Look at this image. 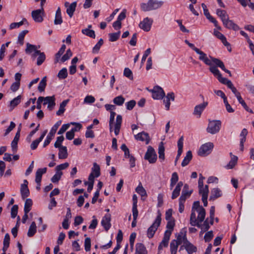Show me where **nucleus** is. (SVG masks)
I'll use <instances>...</instances> for the list:
<instances>
[{
	"instance_id": "obj_49",
	"label": "nucleus",
	"mask_w": 254,
	"mask_h": 254,
	"mask_svg": "<svg viewBox=\"0 0 254 254\" xmlns=\"http://www.w3.org/2000/svg\"><path fill=\"white\" fill-rule=\"evenodd\" d=\"M72 56V52L70 49H68L65 54H64L61 59L62 63H64L68 60Z\"/></svg>"
},
{
	"instance_id": "obj_60",
	"label": "nucleus",
	"mask_w": 254,
	"mask_h": 254,
	"mask_svg": "<svg viewBox=\"0 0 254 254\" xmlns=\"http://www.w3.org/2000/svg\"><path fill=\"white\" fill-rule=\"evenodd\" d=\"M18 205H14L11 209V218H14L16 217L17 214V212H18Z\"/></svg>"
},
{
	"instance_id": "obj_45",
	"label": "nucleus",
	"mask_w": 254,
	"mask_h": 254,
	"mask_svg": "<svg viewBox=\"0 0 254 254\" xmlns=\"http://www.w3.org/2000/svg\"><path fill=\"white\" fill-rule=\"evenodd\" d=\"M82 33L83 34L86 35V36H88L91 38H95V32L93 30H90L89 29H82Z\"/></svg>"
},
{
	"instance_id": "obj_17",
	"label": "nucleus",
	"mask_w": 254,
	"mask_h": 254,
	"mask_svg": "<svg viewBox=\"0 0 254 254\" xmlns=\"http://www.w3.org/2000/svg\"><path fill=\"white\" fill-rule=\"evenodd\" d=\"M111 215L109 214H106L101 221V225L104 228L105 230L107 231L111 227Z\"/></svg>"
},
{
	"instance_id": "obj_46",
	"label": "nucleus",
	"mask_w": 254,
	"mask_h": 254,
	"mask_svg": "<svg viewBox=\"0 0 254 254\" xmlns=\"http://www.w3.org/2000/svg\"><path fill=\"white\" fill-rule=\"evenodd\" d=\"M67 76V71L66 68H63L60 70L58 73V77L60 79H64L66 78Z\"/></svg>"
},
{
	"instance_id": "obj_50",
	"label": "nucleus",
	"mask_w": 254,
	"mask_h": 254,
	"mask_svg": "<svg viewBox=\"0 0 254 254\" xmlns=\"http://www.w3.org/2000/svg\"><path fill=\"white\" fill-rule=\"evenodd\" d=\"M213 237V234L212 231H208L204 235V239L205 242H210Z\"/></svg>"
},
{
	"instance_id": "obj_58",
	"label": "nucleus",
	"mask_w": 254,
	"mask_h": 254,
	"mask_svg": "<svg viewBox=\"0 0 254 254\" xmlns=\"http://www.w3.org/2000/svg\"><path fill=\"white\" fill-rule=\"evenodd\" d=\"M84 247H85V250L86 252H88L90 250L91 239L90 238L88 237L85 239Z\"/></svg>"
},
{
	"instance_id": "obj_63",
	"label": "nucleus",
	"mask_w": 254,
	"mask_h": 254,
	"mask_svg": "<svg viewBox=\"0 0 254 254\" xmlns=\"http://www.w3.org/2000/svg\"><path fill=\"white\" fill-rule=\"evenodd\" d=\"M46 171H47L46 168L38 169L37 170L36 173V177L42 178V175L46 173Z\"/></svg>"
},
{
	"instance_id": "obj_6",
	"label": "nucleus",
	"mask_w": 254,
	"mask_h": 254,
	"mask_svg": "<svg viewBox=\"0 0 254 254\" xmlns=\"http://www.w3.org/2000/svg\"><path fill=\"white\" fill-rule=\"evenodd\" d=\"M62 121H59L57 122L55 125L52 127L50 132L49 133L48 135L47 136V138L46 140H45L44 144H43V147H45L48 145L49 144L50 142L51 141L53 137L54 136L58 128H59V126L61 125Z\"/></svg>"
},
{
	"instance_id": "obj_10",
	"label": "nucleus",
	"mask_w": 254,
	"mask_h": 254,
	"mask_svg": "<svg viewBox=\"0 0 254 254\" xmlns=\"http://www.w3.org/2000/svg\"><path fill=\"white\" fill-rule=\"evenodd\" d=\"M44 14L43 7H41L39 9L33 10L31 12V16L33 20L36 22H41L43 21V15Z\"/></svg>"
},
{
	"instance_id": "obj_36",
	"label": "nucleus",
	"mask_w": 254,
	"mask_h": 254,
	"mask_svg": "<svg viewBox=\"0 0 254 254\" xmlns=\"http://www.w3.org/2000/svg\"><path fill=\"white\" fill-rule=\"evenodd\" d=\"M32 203V200L30 198L26 199L24 204V213H28L30 211Z\"/></svg>"
},
{
	"instance_id": "obj_41",
	"label": "nucleus",
	"mask_w": 254,
	"mask_h": 254,
	"mask_svg": "<svg viewBox=\"0 0 254 254\" xmlns=\"http://www.w3.org/2000/svg\"><path fill=\"white\" fill-rule=\"evenodd\" d=\"M36 53H39V57L37 59V64L38 65H40L45 61L46 59V56L43 52H41L40 51H37Z\"/></svg>"
},
{
	"instance_id": "obj_44",
	"label": "nucleus",
	"mask_w": 254,
	"mask_h": 254,
	"mask_svg": "<svg viewBox=\"0 0 254 254\" xmlns=\"http://www.w3.org/2000/svg\"><path fill=\"white\" fill-rule=\"evenodd\" d=\"M167 221H167V225H166V228L167 229V230H166V231L170 232L171 234L172 232L174 229V226L175 225V220L173 219V220H167Z\"/></svg>"
},
{
	"instance_id": "obj_57",
	"label": "nucleus",
	"mask_w": 254,
	"mask_h": 254,
	"mask_svg": "<svg viewBox=\"0 0 254 254\" xmlns=\"http://www.w3.org/2000/svg\"><path fill=\"white\" fill-rule=\"evenodd\" d=\"M136 105V102L134 100H130L126 103V108L128 110H131Z\"/></svg>"
},
{
	"instance_id": "obj_20",
	"label": "nucleus",
	"mask_w": 254,
	"mask_h": 254,
	"mask_svg": "<svg viewBox=\"0 0 254 254\" xmlns=\"http://www.w3.org/2000/svg\"><path fill=\"white\" fill-rule=\"evenodd\" d=\"M183 183L182 181H180L177 184L175 189L173 190L171 196V198L172 199H174L177 198L180 193V191L181 190V188L183 186Z\"/></svg>"
},
{
	"instance_id": "obj_33",
	"label": "nucleus",
	"mask_w": 254,
	"mask_h": 254,
	"mask_svg": "<svg viewBox=\"0 0 254 254\" xmlns=\"http://www.w3.org/2000/svg\"><path fill=\"white\" fill-rule=\"evenodd\" d=\"M180 245V243L178 241H176V240H173L170 243V251L171 254H176L178 246Z\"/></svg>"
},
{
	"instance_id": "obj_64",
	"label": "nucleus",
	"mask_w": 254,
	"mask_h": 254,
	"mask_svg": "<svg viewBox=\"0 0 254 254\" xmlns=\"http://www.w3.org/2000/svg\"><path fill=\"white\" fill-rule=\"evenodd\" d=\"M95 98L91 95H88L84 98V102L87 104H91L95 102Z\"/></svg>"
},
{
	"instance_id": "obj_16",
	"label": "nucleus",
	"mask_w": 254,
	"mask_h": 254,
	"mask_svg": "<svg viewBox=\"0 0 254 254\" xmlns=\"http://www.w3.org/2000/svg\"><path fill=\"white\" fill-rule=\"evenodd\" d=\"M44 105L48 104V108L52 110L56 105L55 98L54 96L44 97Z\"/></svg>"
},
{
	"instance_id": "obj_11",
	"label": "nucleus",
	"mask_w": 254,
	"mask_h": 254,
	"mask_svg": "<svg viewBox=\"0 0 254 254\" xmlns=\"http://www.w3.org/2000/svg\"><path fill=\"white\" fill-rule=\"evenodd\" d=\"M170 236L171 232L168 231H165L164 234L163 240L160 243L158 248V254H160V252L161 250H162L163 248H166L168 247Z\"/></svg>"
},
{
	"instance_id": "obj_8",
	"label": "nucleus",
	"mask_w": 254,
	"mask_h": 254,
	"mask_svg": "<svg viewBox=\"0 0 254 254\" xmlns=\"http://www.w3.org/2000/svg\"><path fill=\"white\" fill-rule=\"evenodd\" d=\"M192 209L198 212V218H199L200 221H203L205 219L206 215L205 210L202 206L200 205L199 201H195L193 202Z\"/></svg>"
},
{
	"instance_id": "obj_28",
	"label": "nucleus",
	"mask_w": 254,
	"mask_h": 254,
	"mask_svg": "<svg viewBox=\"0 0 254 254\" xmlns=\"http://www.w3.org/2000/svg\"><path fill=\"white\" fill-rule=\"evenodd\" d=\"M230 155L232 156L231 160L229 163L226 166L227 169H233L237 163L238 157L235 155H233L232 153H230Z\"/></svg>"
},
{
	"instance_id": "obj_5",
	"label": "nucleus",
	"mask_w": 254,
	"mask_h": 254,
	"mask_svg": "<svg viewBox=\"0 0 254 254\" xmlns=\"http://www.w3.org/2000/svg\"><path fill=\"white\" fill-rule=\"evenodd\" d=\"M146 89L152 93V97L154 100H161L165 96L164 90L159 86H155L151 90H149L147 87Z\"/></svg>"
},
{
	"instance_id": "obj_35",
	"label": "nucleus",
	"mask_w": 254,
	"mask_h": 254,
	"mask_svg": "<svg viewBox=\"0 0 254 254\" xmlns=\"http://www.w3.org/2000/svg\"><path fill=\"white\" fill-rule=\"evenodd\" d=\"M216 14L221 18L222 22L229 17L226 11L221 9H217Z\"/></svg>"
},
{
	"instance_id": "obj_2",
	"label": "nucleus",
	"mask_w": 254,
	"mask_h": 254,
	"mask_svg": "<svg viewBox=\"0 0 254 254\" xmlns=\"http://www.w3.org/2000/svg\"><path fill=\"white\" fill-rule=\"evenodd\" d=\"M164 1L158 0H148L146 3H144V11H151L161 8Z\"/></svg>"
},
{
	"instance_id": "obj_21",
	"label": "nucleus",
	"mask_w": 254,
	"mask_h": 254,
	"mask_svg": "<svg viewBox=\"0 0 254 254\" xmlns=\"http://www.w3.org/2000/svg\"><path fill=\"white\" fill-rule=\"evenodd\" d=\"M20 129H19L11 143L12 151L13 153L16 152L17 150V143L20 137Z\"/></svg>"
},
{
	"instance_id": "obj_39",
	"label": "nucleus",
	"mask_w": 254,
	"mask_h": 254,
	"mask_svg": "<svg viewBox=\"0 0 254 254\" xmlns=\"http://www.w3.org/2000/svg\"><path fill=\"white\" fill-rule=\"evenodd\" d=\"M125 101V98L123 96L120 95L113 99V103L116 105L122 106L124 103Z\"/></svg>"
},
{
	"instance_id": "obj_34",
	"label": "nucleus",
	"mask_w": 254,
	"mask_h": 254,
	"mask_svg": "<svg viewBox=\"0 0 254 254\" xmlns=\"http://www.w3.org/2000/svg\"><path fill=\"white\" fill-rule=\"evenodd\" d=\"M76 4V2H73L66 9V13L70 17H71L73 16V13L75 10Z\"/></svg>"
},
{
	"instance_id": "obj_19",
	"label": "nucleus",
	"mask_w": 254,
	"mask_h": 254,
	"mask_svg": "<svg viewBox=\"0 0 254 254\" xmlns=\"http://www.w3.org/2000/svg\"><path fill=\"white\" fill-rule=\"evenodd\" d=\"M177 146H178V153L177 156L176 157L175 163L177 162L178 160L179 159L181 154L183 152V149L184 146V137L182 136L178 140L177 142Z\"/></svg>"
},
{
	"instance_id": "obj_29",
	"label": "nucleus",
	"mask_w": 254,
	"mask_h": 254,
	"mask_svg": "<svg viewBox=\"0 0 254 254\" xmlns=\"http://www.w3.org/2000/svg\"><path fill=\"white\" fill-rule=\"evenodd\" d=\"M63 23L61 11L60 7H58L55 14L54 24L55 25H61Z\"/></svg>"
},
{
	"instance_id": "obj_15",
	"label": "nucleus",
	"mask_w": 254,
	"mask_h": 254,
	"mask_svg": "<svg viewBox=\"0 0 254 254\" xmlns=\"http://www.w3.org/2000/svg\"><path fill=\"white\" fill-rule=\"evenodd\" d=\"M208 105L207 102H204L203 103L195 106L194 109L193 114L197 115L199 118L200 117L202 112L204 110L205 108Z\"/></svg>"
},
{
	"instance_id": "obj_12",
	"label": "nucleus",
	"mask_w": 254,
	"mask_h": 254,
	"mask_svg": "<svg viewBox=\"0 0 254 254\" xmlns=\"http://www.w3.org/2000/svg\"><path fill=\"white\" fill-rule=\"evenodd\" d=\"M28 182L26 180L23 181V184L20 187V193L23 199H25L30 194V191L28 188Z\"/></svg>"
},
{
	"instance_id": "obj_14",
	"label": "nucleus",
	"mask_w": 254,
	"mask_h": 254,
	"mask_svg": "<svg viewBox=\"0 0 254 254\" xmlns=\"http://www.w3.org/2000/svg\"><path fill=\"white\" fill-rule=\"evenodd\" d=\"M195 52L198 55H199V60L202 61L205 64L208 65H211L212 63L211 61L208 59L207 55L203 52L197 48L195 49Z\"/></svg>"
},
{
	"instance_id": "obj_1",
	"label": "nucleus",
	"mask_w": 254,
	"mask_h": 254,
	"mask_svg": "<svg viewBox=\"0 0 254 254\" xmlns=\"http://www.w3.org/2000/svg\"><path fill=\"white\" fill-rule=\"evenodd\" d=\"M161 222V213L160 211L158 210L157 211V215L154 221L152 224L149 227L147 231V236L150 239L152 238L157 231L158 227L160 225Z\"/></svg>"
},
{
	"instance_id": "obj_37",
	"label": "nucleus",
	"mask_w": 254,
	"mask_h": 254,
	"mask_svg": "<svg viewBox=\"0 0 254 254\" xmlns=\"http://www.w3.org/2000/svg\"><path fill=\"white\" fill-rule=\"evenodd\" d=\"M209 66L210 71L218 79L222 75L219 70L215 66H212V65Z\"/></svg>"
},
{
	"instance_id": "obj_25",
	"label": "nucleus",
	"mask_w": 254,
	"mask_h": 254,
	"mask_svg": "<svg viewBox=\"0 0 254 254\" xmlns=\"http://www.w3.org/2000/svg\"><path fill=\"white\" fill-rule=\"evenodd\" d=\"M122 122V117L118 115L116 118V124L115 125L114 132L116 135H118L120 132V130Z\"/></svg>"
},
{
	"instance_id": "obj_22",
	"label": "nucleus",
	"mask_w": 254,
	"mask_h": 254,
	"mask_svg": "<svg viewBox=\"0 0 254 254\" xmlns=\"http://www.w3.org/2000/svg\"><path fill=\"white\" fill-rule=\"evenodd\" d=\"M158 154L159 159L161 162H163L165 160V147L164 146V143L161 142L158 146Z\"/></svg>"
},
{
	"instance_id": "obj_7",
	"label": "nucleus",
	"mask_w": 254,
	"mask_h": 254,
	"mask_svg": "<svg viewBox=\"0 0 254 254\" xmlns=\"http://www.w3.org/2000/svg\"><path fill=\"white\" fill-rule=\"evenodd\" d=\"M214 147L211 142H207L202 144L199 149L198 155L200 156H205L209 154Z\"/></svg>"
},
{
	"instance_id": "obj_13",
	"label": "nucleus",
	"mask_w": 254,
	"mask_h": 254,
	"mask_svg": "<svg viewBox=\"0 0 254 254\" xmlns=\"http://www.w3.org/2000/svg\"><path fill=\"white\" fill-rule=\"evenodd\" d=\"M222 22L224 26L228 29H233L234 31H238L240 29V27L232 20H230L229 17Z\"/></svg>"
},
{
	"instance_id": "obj_54",
	"label": "nucleus",
	"mask_w": 254,
	"mask_h": 254,
	"mask_svg": "<svg viewBox=\"0 0 254 254\" xmlns=\"http://www.w3.org/2000/svg\"><path fill=\"white\" fill-rule=\"evenodd\" d=\"M121 148L124 152L126 158H129L131 156L129 154V149L125 144H123L121 145Z\"/></svg>"
},
{
	"instance_id": "obj_26",
	"label": "nucleus",
	"mask_w": 254,
	"mask_h": 254,
	"mask_svg": "<svg viewBox=\"0 0 254 254\" xmlns=\"http://www.w3.org/2000/svg\"><path fill=\"white\" fill-rule=\"evenodd\" d=\"M47 132V130L44 131L39 138L35 140L32 142L30 145V147L32 150H35L37 148L39 143L43 140Z\"/></svg>"
},
{
	"instance_id": "obj_4",
	"label": "nucleus",
	"mask_w": 254,
	"mask_h": 254,
	"mask_svg": "<svg viewBox=\"0 0 254 254\" xmlns=\"http://www.w3.org/2000/svg\"><path fill=\"white\" fill-rule=\"evenodd\" d=\"M144 159L147 160L150 164H154L156 162L157 155L154 149L151 146H148Z\"/></svg>"
},
{
	"instance_id": "obj_59",
	"label": "nucleus",
	"mask_w": 254,
	"mask_h": 254,
	"mask_svg": "<svg viewBox=\"0 0 254 254\" xmlns=\"http://www.w3.org/2000/svg\"><path fill=\"white\" fill-rule=\"evenodd\" d=\"M27 48L25 50L26 53H31L33 51H35L36 50V47L35 45H31L29 43H27Z\"/></svg>"
},
{
	"instance_id": "obj_53",
	"label": "nucleus",
	"mask_w": 254,
	"mask_h": 254,
	"mask_svg": "<svg viewBox=\"0 0 254 254\" xmlns=\"http://www.w3.org/2000/svg\"><path fill=\"white\" fill-rule=\"evenodd\" d=\"M64 140V136L62 135L57 138V141L54 144V146L56 148H58L63 146L61 144Z\"/></svg>"
},
{
	"instance_id": "obj_61",
	"label": "nucleus",
	"mask_w": 254,
	"mask_h": 254,
	"mask_svg": "<svg viewBox=\"0 0 254 254\" xmlns=\"http://www.w3.org/2000/svg\"><path fill=\"white\" fill-rule=\"evenodd\" d=\"M135 254H143V244L137 243L136 245Z\"/></svg>"
},
{
	"instance_id": "obj_47",
	"label": "nucleus",
	"mask_w": 254,
	"mask_h": 254,
	"mask_svg": "<svg viewBox=\"0 0 254 254\" xmlns=\"http://www.w3.org/2000/svg\"><path fill=\"white\" fill-rule=\"evenodd\" d=\"M120 35V31L116 33H110L109 34V40L111 42L116 41L119 38Z\"/></svg>"
},
{
	"instance_id": "obj_23",
	"label": "nucleus",
	"mask_w": 254,
	"mask_h": 254,
	"mask_svg": "<svg viewBox=\"0 0 254 254\" xmlns=\"http://www.w3.org/2000/svg\"><path fill=\"white\" fill-rule=\"evenodd\" d=\"M198 217L196 218V213L194 210L191 209V212L190 216V223L192 226H199Z\"/></svg>"
},
{
	"instance_id": "obj_51",
	"label": "nucleus",
	"mask_w": 254,
	"mask_h": 254,
	"mask_svg": "<svg viewBox=\"0 0 254 254\" xmlns=\"http://www.w3.org/2000/svg\"><path fill=\"white\" fill-rule=\"evenodd\" d=\"M62 174V172H58L57 171L56 174L52 178L51 181L54 183L58 182L60 180Z\"/></svg>"
},
{
	"instance_id": "obj_38",
	"label": "nucleus",
	"mask_w": 254,
	"mask_h": 254,
	"mask_svg": "<svg viewBox=\"0 0 254 254\" xmlns=\"http://www.w3.org/2000/svg\"><path fill=\"white\" fill-rule=\"evenodd\" d=\"M91 173H93L96 177H98L100 175V166L96 163H94L93 167L92 168V171Z\"/></svg>"
},
{
	"instance_id": "obj_3",
	"label": "nucleus",
	"mask_w": 254,
	"mask_h": 254,
	"mask_svg": "<svg viewBox=\"0 0 254 254\" xmlns=\"http://www.w3.org/2000/svg\"><path fill=\"white\" fill-rule=\"evenodd\" d=\"M221 126V122L220 120H213L209 121L206 128L207 132L214 134L218 133Z\"/></svg>"
},
{
	"instance_id": "obj_27",
	"label": "nucleus",
	"mask_w": 254,
	"mask_h": 254,
	"mask_svg": "<svg viewBox=\"0 0 254 254\" xmlns=\"http://www.w3.org/2000/svg\"><path fill=\"white\" fill-rule=\"evenodd\" d=\"M153 20L152 18L146 17L144 18V31L148 32L150 30Z\"/></svg>"
},
{
	"instance_id": "obj_43",
	"label": "nucleus",
	"mask_w": 254,
	"mask_h": 254,
	"mask_svg": "<svg viewBox=\"0 0 254 254\" xmlns=\"http://www.w3.org/2000/svg\"><path fill=\"white\" fill-rule=\"evenodd\" d=\"M238 102L240 104H241V105L243 106V107L247 111L251 113H253V111L252 109H251L246 104L245 101L243 99L241 96H239V98L237 99Z\"/></svg>"
},
{
	"instance_id": "obj_48",
	"label": "nucleus",
	"mask_w": 254,
	"mask_h": 254,
	"mask_svg": "<svg viewBox=\"0 0 254 254\" xmlns=\"http://www.w3.org/2000/svg\"><path fill=\"white\" fill-rule=\"evenodd\" d=\"M28 32V31L27 30H25L21 32L18 37V42L20 43V45H22L24 43V38L25 36V35Z\"/></svg>"
},
{
	"instance_id": "obj_52",
	"label": "nucleus",
	"mask_w": 254,
	"mask_h": 254,
	"mask_svg": "<svg viewBox=\"0 0 254 254\" xmlns=\"http://www.w3.org/2000/svg\"><path fill=\"white\" fill-rule=\"evenodd\" d=\"M211 59V62H212L213 64H214L216 66V67H220L223 64V62L221 61L219 59H217L211 56H210Z\"/></svg>"
},
{
	"instance_id": "obj_40",
	"label": "nucleus",
	"mask_w": 254,
	"mask_h": 254,
	"mask_svg": "<svg viewBox=\"0 0 254 254\" xmlns=\"http://www.w3.org/2000/svg\"><path fill=\"white\" fill-rule=\"evenodd\" d=\"M47 82V77L46 76L44 77L42 80L40 81L38 87V89L40 92H43L44 91L45 88L46 86Z\"/></svg>"
},
{
	"instance_id": "obj_31",
	"label": "nucleus",
	"mask_w": 254,
	"mask_h": 254,
	"mask_svg": "<svg viewBox=\"0 0 254 254\" xmlns=\"http://www.w3.org/2000/svg\"><path fill=\"white\" fill-rule=\"evenodd\" d=\"M36 231L37 227L36 223L35 222H32L27 232V236L29 237H32L35 235V234L36 233Z\"/></svg>"
},
{
	"instance_id": "obj_56",
	"label": "nucleus",
	"mask_w": 254,
	"mask_h": 254,
	"mask_svg": "<svg viewBox=\"0 0 254 254\" xmlns=\"http://www.w3.org/2000/svg\"><path fill=\"white\" fill-rule=\"evenodd\" d=\"M189 185H188L187 184H185L184 186V188L183 189L182 193H183L185 192V195L190 196L191 195V194L192 193V190H191L189 191Z\"/></svg>"
},
{
	"instance_id": "obj_42",
	"label": "nucleus",
	"mask_w": 254,
	"mask_h": 254,
	"mask_svg": "<svg viewBox=\"0 0 254 254\" xmlns=\"http://www.w3.org/2000/svg\"><path fill=\"white\" fill-rule=\"evenodd\" d=\"M199 188V193L201 194L202 197L204 196V195L205 196H208V194L209 192V189H208V186L205 185L204 187H198Z\"/></svg>"
},
{
	"instance_id": "obj_62",
	"label": "nucleus",
	"mask_w": 254,
	"mask_h": 254,
	"mask_svg": "<svg viewBox=\"0 0 254 254\" xmlns=\"http://www.w3.org/2000/svg\"><path fill=\"white\" fill-rule=\"evenodd\" d=\"M124 75L129 79L133 78L132 71H131V70L129 68H128L127 67H126L125 68L124 71Z\"/></svg>"
},
{
	"instance_id": "obj_24",
	"label": "nucleus",
	"mask_w": 254,
	"mask_h": 254,
	"mask_svg": "<svg viewBox=\"0 0 254 254\" xmlns=\"http://www.w3.org/2000/svg\"><path fill=\"white\" fill-rule=\"evenodd\" d=\"M222 195L221 190L219 188H214L211 190V195L209 197L210 200H213Z\"/></svg>"
},
{
	"instance_id": "obj_9",
	"label": "nucleus",
	"mask_w": 254,
	"mask_h": 254,
	"mask_svg": "<svg viewBox=\"0 0 254 254\" xmlns=\"http://www.w3.org/2000/svg\"><path fill=\"white\" fill-rule=\"evenodd\" d=\"M183 246L181 247H184L188 254H192L193 253L196 252V247L187 240L186 235L183 236ZM181 249L182 248H181Z\"/></svg>"
},
{
	"instance_id": "obj_55",
	"label": "nucleus",
	"mask_w": 254,
	"mask_h": 254,
	"mask_svg": "<svg viewBox=\"0 0 254 254\" xmlns=\"http://www.w3.org/2000/svg\"><path fill=\"white\" fill-rule=\"evenodd\" d=\"M21 96H18L17 97L13 99L10 102V106L12 107V109L18 105L20 102Z\"/></svg>"
},
{
	"instance_id": "obj_32",
	"label": "nucleus",
	"mask_w": 254,
	"mask_h": 254,
	"mask_svg": "<svg viewBox=\"0 0 254 254\" xmlns=\"http://www.w3.org/2000/svg\"><path fill=\"white\" fill-rule=\"evenodd\" d=\"M59 148V158L62 159L66 158L68 156L66 147L63 146Z\"/></svg>"
},
{
	"instance_id": "obj_18",
	"label": "nucleus",
	"mask_w": 254,
	"mask_h": 254,
	"mask_svg": "<svg viewBox=\"0 0 254 254\" xmlns=\"http://www.w3.org/2000/svg\"><path fill=\"white\" fill-rule=\"evenodd\" d=\"M198 219V223L199 224V226H197L198 228H200L201 230V233H203L204 232H206L210 228L209 223L210 221H209L208 219L207 218L205 220L204 219L203 221H200L199 218Z\"/></svg>"
},
{
	"instance_id": "obj_30",
	"label": "nucleus",
	"mask_w": 254,
	"mask_h": 254,
	"mask_svg": "<svg viewBox=\"0 0 254 254\" xmlns=\"http://www.w3.org/2000/svg\"><path fill=\"white\" fill-rule=\"evenodd\" d=\"M192 158V152L191 151L189 150L187 151L186 153V155L183 159L181 165L182 167H185L189 164L190 160Z\"/></svg>"
}]
</instances>
